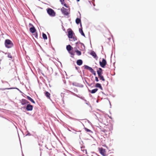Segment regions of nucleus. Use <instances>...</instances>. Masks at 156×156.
Returning <instances> with one entry per match:
<instances>
[{
    "instance_id": "obj_1",
    "label": "nucleus",
    "mask_w": 156,
    "mask_h": 156,
    "mask_svg": "<svg viewBox=\"0 0 156 156\" xmlns=\"http://www.w3.org/2000/svg\"><path fill=\"white\" fill-rule=\"evenodd\" d=\"M5 44L6 48H10L12 47L13 44L12 42L9 39H6L5 41Z\"/></svg>"
},
{
    "instance_id": "obj_2",
    "label": "nucleus",
    "mask_w": 156,
    "mask_h": 156,
    "mask_svg": "<svg viewBox=\"0 0 156 156\" xmlns=\"http://www.w3.org/2000/svg\"><path fill=\"white\" fill-rule=\"evenodd\" d=\"M48 13L51 16H55V13L54 10L50 8H48L47 9Z\"/></svg>"
},
{
    "instance_id": "obj_3",
    "label": "nucleus",
    "mask_w": 156,
    "mask_h": 156,
    "mask_svg": "<svg viewBox=\"0 0 156 156\" xmlns=\"http://www.w3.org/2000/svg\"><path fill=\"white\" fill-rule=\"evenodd\" d=\"M83 67H84V69L89 70L90 72L94 76H95L96 75V72L91 67L86 65H84Z\"/></svg>"
},
{
    "instance_id": "obj_4",
    "label": "nucleus",
    "mask_w": 156,
    "mask_h": 156,
    "mask_svg": "<svg viewBox=\"0 0 156 156\" xmlns=\"http://www.w3.org/2000/svg\"><path fill=\"white\" fill-rule=\"evenodd\" d=\"M33 106L30 104L27 105L26 107H23L21 108L22 109H26L27 111H31L33 110Z\"/></svg>"
},
{
    "instance_id": "obj_5",
    "label": "nucleus",
    "mask_w": 156,
    "mask_h": 156,
    "mask_svg": "<svg viewBox=\"0 0 156 156\" xmlns=\"http://www.w3.org/2000/svg\"><path fill=\"white\" fill-rule=\"evenodd\" d=\"M100 65L101 66L102 68H105V66L107 64V62L106 60L104 58H103L102 59V62H99Z\"/></svg>"
},
{
    "instance_id": "obj_6",
    "label": "nucleus",
    "mask_w": 156,
    "mask_h": 156,
    "mask_svg": "<svg viewBox=\"0 0 156 156\" xmlns=\"http://www.w3.org/2000/svg\"><path fill=\"white\" fill-rule=\"evenodd\" d=\"M68 9L65 8L64 7H62L61 9V11L62 13L65 15H68L69 14V13L67 11Z\"/></svg>"
},
{
    "instance_id": "obj_7",
    "label": "nucleus",
    "mask_w": 156,
    "mask_h": 156,
    "mask_svg": "<svg viewBox=\"0 0 156 156\" xmlns=\"http://www.w3.org/2000/svg\"><path fill=\"white\" fill-rule=\"evenodd\" d=\"M99 152L100 154L103 156H106V155L105 154V149L102 147L99 148Z\"/></svg>"
},
{
    "instance_id": "obj_8",
    "label": "nucleus",
    "mask_w": 156,
    "mask_h": 156,
    "mask_svg": "<svg viewBox=\"0 0 156 156\" xmlns=\"http://www.w3.org/2000/svg\"><path fill=\"white\" fill-rule=\"evenodd\" d=\"M79 13L80 14V18H77L76 20V23L78 24L79 23H80V26L81 27H82V24H81V20L80 19V17H81V14L80 12H79Z\"/></svg>"
},
{
    "instance_id": "obj_9",
    "label": "nucleus",
    "mask_w": 156,
    "mask_h": 156,
    "mask_svg": "<svg viewBox=\"0 0 156 156\" xmlns=\"http://www.w3.org/2000/svg\"><path fill=\"white\" fill-rule=\"evenodd\" d=\"M73 34H74L72 30L70 29V30L68 32V37L69 38H72L73 37Z\"/></svg>"
},
{
    "instance_id": "obj_10",
    "label": "nucleus",
    "mask_w": 156,
    "mask_h": 156,
    "mask_svg": "<svg viewBox=\"0 0 156 156\" xmlns=\"http://www.w3.org/2000/svg\"><path fill=\"white\" fill-rule=\"evenodd\" d=\"M97 74L98 75V77L102 76V74L103 73V70L100 68H99L98 70L97 71Z\"/></svg>"
},
{
    "instance_id": "obj_11",
    "label": "nucleus",
    "mask_w": 156,
    "mask_h": 156,
    "mask_svg": "<svg viewBox=\"0 0 156 156\" xmlns=\"http://www.w3.org/2000/svg\"><path fill=\"white\" fill-rule=\"evenodd\" d=\"M21 104L23 105H25L26 104L30 103L29 101H28L27 100L24 99H23L21 100Z\"/></svg>"
},
{
    "instance_id": "obj_12",
    "label": "nucleus",
    "mask_w": 156,
    "mask_h": 156,
    "mask_svg": "<svg viewBox=\"0 0 156 156\" xmlns=\"http://www.w3.org/2000/svg\"><path fill=\"white\" fill-rule=\"evenodd\" d=\"M66 49L68 52H69L70 51L73 49V48L69 44L66 46Z\"/></svg>"
},
{
    "instance_id": "obj_13",
    "label": "nucleus",
    "mask_w": 156,
    "mask_h": 156,
    "mask_svg": "<svg viewBox=\"0 0 156 156\" xmlns=\"http://www.w3.org/2000/svg\"><path fill=\"white\" fill-rule=\"evenodd\" d=\"M30 31L32 33H34L36 31V29L34 26L30 28Z\"/></svg>"
},
{
    "instance_id": "obj_14",
    "label": "nucleus",
    "mask_w": 156,
    "mask_h": 156,
    "mask_svg": "<svg viewBox=\"0 0 156 156\" xmlns=\"http://www.w3.org/2000/svg\"><path fill=\"white\" fill-rule=\"evenodd\" d=\"M13 89H16L18 90L20 92L22 93V92L18 88H0V90H10Z\"/></svg>"
},
{
    "instance_id": "obj_15",
    "label": "nucleus",
    "mask_w": 156,
    "mask_h": 156,
    "mask_svg": "<svg viewBox=\"0 0 156 156\" xmlns=\"http://www.w3.org/2000/svg\"><path fill=\"white\" fill-rule=\"evenodd\" d=\"M88 90L89 92L92 94H94L98 90V88H95L93 89L92 90H90L89 89H88Z\"/></svg>"
},
{
    "instance_id": "obj_16",
    "label": "nucleus",
    "mask_w": 156,
    "mask_h": 156,
    "mask_svg": "<svg viewBox=\"0 0 156 156\" xmlns=\"http://www.w3.org/2000/svg\"><path fill=\"white\" fill-rule=\"evenodd\" d=\"M90 55L92 56L94 58H98V57L97 56V55L95 53V52L94 51H92L90 53Z\"/></svg>"
},
{
    "instance_id": "obj_17",
    "label": "nucleus",
    "mask_w": 156,
    "mask_h": 156,
    "mask_svg": "<svg viewBox=\"0 0 156 156\" xmlns=\"http://www.w3.org/2000/svg\"><path fill=\"white\" fill-rule=\"evenodd\" d=\"M76 63L78 66H81L83 64V61L81 59L78 60L76 61Z\"/></svg>"
},
{
    "instance_id": "obj_18",
    "label": "nucleus",
    "mask_w": 156,
    "mask_h": 156,
    "mask_svg": "<svg viewBox=\"0 0 156 156\" xmlns=\"http://www.w3.org/2000/svg\"><path fill=\"white\" fill-rule=\"evenodd\" d=\"M79 31L80 33L81 34V35H82L83 36L85 37V34L84 33L83 31V30L82 28V27H81V28H79Z\"/></svg>"
},
{
    "instance_id": "obj_19",
    "label": "nucleus",
    "mask_w": 156,
    "mask_h": 156,
    "mask_svg": "<svg viewBox=\"0 0 156 156\" xmlns=\"http://www.w3.org/2000/svg\"><path fill=\"white\" fill-rule=\"evenodd\" d=\"M27 98L29 100H30V101H31L32 103L35 104V102L29 96H27Z\"/></svg>"
},
{
    "instance_id": "obj_20",
    "label": "nucleus",
    "mask_w": 156,
    "mask_h": 156,
    "mask_svg": "<svg viewBox=\"0 0 156 156\" xmlns=\"http://www.w3.org/2000/svg\"><path fill=\"white\" fill-rule=\"evenodd\" d=\"M45 95L48 98H50V94L48 91H46L45 92Z\"/></svg>"
},
{
    "instance_id": "obj_21",
    "label": "nucleus",
    "mask_w": 156,
    "mask_h": 156,
    "mask_svg": "<svg viewBox=\"0 0 156 156\" xmlns=\"http://www.w3.org/2000/svg\"><path fill=\"white\" fill-rule=\"evenodd\" d=\"M75 52L76 53V54L78 55L79 56L81 55V52L78 50H75Z\"/></svg>"
},
{
    "instance_id": "obj_22",
    "label": "nucleus",
    "mask_w": 156,
    "mask_h": 156,
    "mask_svg": "<svg viewBox=\"0 0 156 156\" xmlns=\"http://www.w3.org/2000/svg\"><path fill=\"white\" fill-rule=\"evenodd\" d=\"M42 37H43V38L44 39H47V36L44 33H43L42 34Z\"/></svg>"
},
{
    "instance_id": "obj_23",
    "label": "nucleus",
    "mask_w": 156,
    "mask_h": 156,
    "mask_svg": "<svg viewBox=\"0 0 156 156\" xmlns=\"http://www.w3.org/2000/svg\"><path fill=\"white\" fill-rule=\"evenodd\" d=\"M84 129L85 130V131L87 132H88L90 133H93L92 131L91 130H90V129H89L86 128H85Z\"/></svg>"
},
{
    "instance_id": "obj_24",
    "label": "nucleus",
    "mask_w": 156,
    "mask_h": 156,
    "mask_svg": "<svg viewBox=\"0 0 156 156\" xmlns=\"http://www.w3.org/2000/svg\"><path fill=\"white\" fill-rule=\"evenodd\" d=\"M68 91L69 92H70V93H71V94H72L77 97H79V96L78 95H77V94H76L72 92H71L69 90H68Z\"/></svg>"
},
{
    "instance_id": "obj_25",
    "label": "nucleus",
    "mask_w": 156,
    "mask_h": 156,
    "mask_svg": "<svg viewBox=\"0 0 156 156\" xmlns=\"http://www.w3.org/2000/svg\"><path fill=\"white\" fill-rule=\"evenodd\" d=\"M99 77L100 78V80H101L102 81H105V80L104 77V76L102 75L100 76Z\"/></svg>"
},
{
    "instance_id": "obj_26",
    "label": "nucleus",
    "mask_w": 156,
    "mask_h": 156,
    "mask_svg": "<svg viewBox=\"0 0 156 156\" xmlns=\"http://www.w3.org/2000/svg\"><path fill=\"white\" fill-rule=\"evenodd\" d=\"M74 62H73V64L74 65V66H75V69L77 71H78L79 69H80V67H77Z\"/></svg>"
},
{
    "instance_id": "obj_27",
    "label": "nucleus",
    "mask_w": 156,
    "mask_h": 156,
    "mask_svg": "<svg viewBox=\"0 0 156 156\" xmlns=\"http://www.w3.org/2000/svg\"><path fill=\"white\" fill-rule=\"evenodd\" d=\"M101 86V84L98 83H97L95 85V87H96L99 88Z\"/></svg>"
},
{
    "instance_id": "obj_28",
    "label": "nucleus",
    "mask_w": 156,
    "mask_h": 156,
    "mask_svg": "<svg viewBox=\"0 0 156 156\" xmlns=\"http://www.w3.org/2000/svg\"><path fill=\"white\" fill-rule=\"evenodd\" d=\"M5 54H8V58H12V57L11 55H10V53H5Z\"/></svg>"
},
{
    "instance_id": "obj_29",
    "label": "nucleus",
    "mask_w": 156,
    "mask_h": 156,
    "mask_svg": "<svg viewBox=\"0 0 156 156\" xmlns=\"http://www.w3.org/2000/svg\"><path fill=\"white\" fill-rule=\"evenodd\" d=\"M80 44L81 45L82 48L83 49H84L85 48V46L83 43L81 42H80Z\"/></svg>"
},
{
    "instance_id": "obj_30",
    "label": "nucleus",
    "mask_w": 156,
    "mask_h": 156,
    "mask_svg": "<svg viewBox=\"0 0 156 156\" xmlns=\"http://www.w3.org/2000/svg\"><path fill=\"white\" fill-rule=\"evenodd\" d=\"M72 55L74 56L75 55L74 52L70 51L69 52Z\"/></svg>"
},
{
    "instance_id": "obj_31",
    "label": "nucleus",
    "mask_w": 156,
    "mask_h": 156,
    "mask_svg": "<svg viewBox=\"0 0 156 156\" xmlns=\"http://www.w3.org/2000/svg\"><path fill=\"white\" fill-rule=\"evenodd\" d=\"M69 119H72V120H78V119H75V118H72V117H70L69 118Z\"/></svg>"
},
{
    "instance_id": "obj_32",
    "label": "nucleus",
    "mask_w": 156,
    "mask_h": 156,
    "mask_svg": "<svg viewBox=\"0 0 156 156\" xmlns=\"http://www.w3.org/2000/svg\"><path fill=\"white\" fill-rule=\"evenodd\" d=\"M27 133L26 134V136H30L31 135V134L28 131H27Z\"/></svg>"
},
{
    "instance_id": "obj_33",
    "label": "nucleus",
    "mask_w": 156,
    "mask_h": 156,
    "mask_svg": "<svg viewBox=\"0 0 156 156\" xmlns=\"http://www.w3.org/2000/svg\"><path fill=\"white\" fill-rule=\"evenodd\" d=\"M72 38L73 39L74 41H75L76 40H77V37L76 36H75V37L73 36V37Z\"/></svg>"
},
{
    "instance_id": "obj_34",
    "label": "nucleus",
    "mask_w": 156,
    "mask_h": 156,
    "mask_svg": "<svg viewBox=\"0 0 156 156\" xmlns=\"http://www.w3.org/2000/svg\"><path fill=\"white\" fill-rule=\"evenodd\" d=\"M62 5H63L64 0H59Z\"/></svg>"
},
{
    "instance_id": "obj_35",
    "label": "nucleus",
    "mask_w": 156,
    "mask_h": 156,
    "mask_svg": "<svg viewBox=\"0 0 156 156\" xmlns=\"http://www.w3.org/2000/svg\"><path fill=\"white\" fill-rule=\"evenodd\" d=\"M91 2L92 3V4H93V5L94 6H95V4L94 3V0H92Z\"/></svg>"
},
{
    "instance_id": "obj_36",
    "label": "nucleus",
    "mask_w": 156,
    "mask_h": 156,
    "mask_svg": "<svg viewBox=\"0 0 156 156\" xmlns=\"http://www.w3.org/2000/svg\"><path fill=\"white\" fill-rule=\"evenodd\" d=\"M64 6H65V7H66V8H68V6L67 5V4L66 3H63V5Z\"/></svg>"
},
{
    "instance_id": "obj_37",
    "label": "nucleus",
    "mask_w": 156,
    "mask_h": 156,
    "mask_svg": "<svg viewBox=\"0 0 156 156\" xmlns=\"http://www.w3.org/2000/svg\"><path fill=\"white\" fill-rule=\"evenodd\" d=\"M95 81L96 82H98L99 81L98 78L97 77H95Z\"/></svg>"
},
{
    "instance_id": "obj_38",
    "label": "nucleus",
    "mask_w": 156,
    "mask_h": 156,
    "mask_svg": "<svg viewBox=\"0 0 156 156\" xmlns=\"http://www.w3.org/2000/svg\"><path fill=\"white\" fill-rule=\"evenodd\" d=\"M78 97L79 98H80V99H82L83 100H84V98L83 97L79 96V97Z\"/></svg>"
},
{
    "instance_id": "obj_39",
    "label": "nucleus",
    "mask_w": 156,
    "mask_h": 156,
    "mask_svg": "<svg viewBox=\"0 0 156 156\" xmlns=\"http://www.w3.org/2000/svg\"><path fill=\"white\" fill-rule=\"evenodd\" d=\"M34 36L35 37L37 38L38 36L37 34V33H36V34H34Z\"/></svg>"
},
{
    "instance_id": "obj_40",
    "label": "nucleus",
    "mask_w": 156,
    "mask_h": 156,
    "mask_svg": "<svg viewBox=\"0 0 156 156\" xmlns=\"http://www.w3.org/2000/svg\"><path fill=\"white\" fill-rule=\"evenodd\" d=\"M85 82H86L88 84V85L89 86H91V85H92V84H90H90H89V83L87 82V81H86V80H85Z\"/></svg>"
},
{
    "instance_id": "obj_41",
    "label": "nucleus",
    "mask_w": 156,
    "mask_h": 156,
    "mask_svg": "<svg viewBox=\"0 0 156 156\" xmlns=\"http://www.w3.org/2000/svg\"><path fill=\"white\" fill-rule=\"evenodd\" d=\"M2 83H8V82H7L6 81H4L3 80H2Z\"/></svg>"
},
{
    "instance_id": "obj_42",
    "label": "nucleus",
    "mask_w": 156,
    "mask_h": 156,
    "mask_svg": "<svg viewBox=\"0 0 156 156\" xmlns=\"http://www.w3.org/2000/svg\"><path fill=\"white\" fill-rule=\"evenodd\" d=\"M29 25L30 26H31L32 27H33V26H34L33 25L32 23H29Z\"/></svg>"
},
{
    "instance_id": "obj_43",
    "label": "nucleus",
    "mask_w": 156,
    "mask_h": 156,
    "mask_svg": "<svg viewBox=\"0 0 156 156\" xmlns=\"http://www.w3.org/2000/svg\"><path fill=\"white\" fill-rule=\"evenodd\" d=\"M85 103L87 105H89V102L88 101L86 102Z\"/></svg>"
},
{
    "instance_id": "obj_44",
    "label": "nucleus",
    "mask_w": 156,
    "mask_h": 156,
    "mask_svg": "<svg viewBox=\"0 0 156 156\" xmlns=\"http://www.w3.org/2000/svg\"><path fill=\"white\" fill-rule=\"evenodd\" d=\"M99 88H100L101 90H103V89L101 86V87H100Z\"/></svg>"
},
{
    "instance_id": "obj_45",
    "label": "nucleus",
    "mask_w": 156,
    "mask_h": 156,
    "mask_svg": "<svg viewBox=\"0 0 156 156\" xmlns=\"http://www.w3.org/2000/svg\"><path fill=\"white\" fill-rule=\"evenodd\" d=\"M62 95H64V94L62 93L61 94V97H62Z\"/></svg>"
},
{
    "instance_id": "obj_46",
    "label": "nucleus",
    "mask_w": 156,
    "mask_h": 156,
    "mask_svg": "<svg viewBox=\"0 0 156 156\" xmlns=\"http://www.w3.org/2000/svg\"><path fill=\"white\" fill-rule=\"evenodd\" d=\"M74 49L76 50H77V48L76 47H75L74 48Z\"/></svg>"
},
{
    "instance_id": "obj_47",
    "label": "nucleus",
    "mask_w": 156,
    "mask_h": 156,
    "mask_svg": "<svg viewBox=\"0 0 156 156\" xmlns=\"http://www.w3.org/2000/svg\"><path fill=\"white\" fill-rule=\"evenodd\" d=\"M83 100L85 102H87V100L85 99H84V100Z\"/></svg>"
},
{
    "instance_id": "obj_48",
    "label": "nucleus",
    "mask_w": 156,
    "mask_h": 156,
    "mask_svg": "<svg viewBox=\"0 0 156 156\" xmlns=\"http://www.w3.org/2000/svg\"><path fill=\"white\" fill-rule=\"evenodd\" d=\"M75 132H73L75 134H76V132H77L76 131V130H75Z\"/></svg>"
},
{
    "instance_id": "obj_49",
    "label": "nucleus",
    "mask_w": 156,
    "mask_h": 156,
    "mask_svg": "<svg viewBox=\"0 0 156 156\" xmlns=\"http://www.w3.org/2000/svg\"><path fill=\"white\" fill-rule=\"evenodd\" d=\"M90 44L91 45V39L90 38Z\"/></svg>"
},
{
    "instance_id": "obj_50",
    "label": "nucleus",
    "mask_w": 156,
    "mask_h": 156,
    "mask_svg": "<svg viewBox=\"0 0 156 156\" xmlns=\"http://www.w3.org/2000/svg\"><path fill=\"white\" fill-rule=\"evenodd\" d=\"M85 153L86 154H87V150H85Z\"/></svg>"
},
{
    "instance_id": "obj_51",
    "label": "nucleus",
    "mask_w": 156,
    "mask_h": 156,
    "mask_svg": "<svg viewBox=\"0 0 156 156\" xmlns=\"http://www.w3.org/2000/svg\"><path fill=\"white\" fill-rule=\"evenodd\" d=\"M78 72L79 73H81V71H79V70L78 71Z\"/></svg>"
},
{
    "instance_id": "obj_52",
    "label": "nucleus",
    "mask_w": 156,
    "mask_h": 156,
    "mask_svg": "<svg viewBox=\"0 0 156 156\" xmlns=\"http://www.w3.org/2000/svg\"><path fill=\"white\" fill-rule=\"evenodd\" d=\"M78 43H79V42H77L76 43V46H77V44Z\"/></svg>"
},
{
    "instance_id": "obj_53",
    "label": "nucleus",
    "mask_w": 156,
    "mask_h": 156,
    "mask_svg": "<svg viewBox=\"0 0 156 156\" xmlns=\"http://www.w3.org/2000/svg\"><path fill=\"white\" fill-rule=\"evenodd\" d=\"M81 133H80V134H79V137L80 138V136L81 135Z\"/></svg>"
},
{
    "instance_id": "obj_54",
    "label": "nucleus",
    "mask_w": 156,
    "mask_h": 156,
    "mask_svg": "<svg viewBox=\"0 0 156 156\" xmlns=\"http://www.w3.org/2000/svg\"><path fill=\"white\" fill-rule=\"evenodd\" d=\"M101 131L104 132H105V130H101Z\"/></svg>"
},
{
    "instance_id": "obj_55",
    "label": "nucleus",
    "mask_w": 156,
    "mask_h": 156,
    "mask_svg": "<svg viewBox=\"0 0 156 156\" xmlns=\"http://www.w3.org/2000/svg\"><path fill=\"white\" fill-rule=\"evenodd\" d=\"M102 93L103 94H105L103 92H102Z\"/></svg>"
},
{
    "instance_id": "obj_56",
    "label": "nucleus",
    "mask_w": 156,
    "mask_h": 156,
    "mask_svg": "<svg viewBox=\"0 0 156 156\" xmlns=\"http://www.w3.org/2000/svg\"><path fill=\"white\" fill-rule=\"evenodd\" d=\"M71 57H72V58H74V56H73V55H72V56H71Z\"/></svg>"
},
{
    "instance_id": "obj_57",
    "label": "nucleus",
    "mask_w": 156,
    "mask_h": 156,
    "mask_svg": "<svg viewBox=\"0 0 156 156\" xmlns=\"http://www.w3.org/2000/svg\"><path fill=\"white\" fill-rule=\"evenodd\" d=\"M57 73H55V75H57Z\"/></svg>"
},
{
    "instance_id": "obj_58",
    "label": "nucleus",
    "mask_w": 156,
    "mask_h": 156,
    "mask_svg": "<svg viewBox=\"0 0 156 156\" xmlns=\"http://www.w3.org/2000/svg\"><path fill=\"white\" fill-rule=\"evenodd\" d=\"M89 106H90V108H91V105H89Z\"/></svg>"
},
{
    "instance_id": "obj_59",
    "label": "nucleus",
    "mask_w": 156,
    "mask_h": 156,
    "mask_svg": "<svg viewBox=\"0 0 156 156\" xmlns=\"http://www.w3.org/2000/svg\"><path fill=\"white\" fill-rule=\"evenodd\" d=\"M77 2H79L80 0H77Z\"/></svg>"
},
{
    "instance_id": "obj_60",
    "label": "nucleus",
    "mask_w": 156,
    "mask_h": 156,
    "mask_svg": "<svg viewBox=\"0 0 156 156\" xmlns=\"http://www.w3.org/2000/svg\"><path fill=\"white\" fill-rule=\"evenodd\" d=\"M78 132H81V131H80H80H78Z\"/></svg>"
},
{
    "instance_id": "obj_61",
    "label": "nucleus",
    "mask_w": 156,
    "mask_h": 156,
    "mask_svg": "<svg viewBox=\"0 0 156 156\" xmlns=\"http://www.w3.org/2000/svg\"><path fill=\"white\" fill-rule=\"evenodd\" d=\"M81 143H83V141H81Z\"/></svg>"
},
{
    "instance_id": "obj_62",
    "label": "nucleus",
    "mask_w": 156,
    "mask_h": 156,
    "mask_svg": "<svg viewBox=\"0 0 156 156\" xmlns=\"http://www.w3.org/2000/svg\"><path fill=\"white\" fill-rule=\"evenodd\" d=\"M110 105H111V103L110 102Z\"/></svg>"
},
{
    "instance_id": "obj_63",
    "label": "nucleus",
    "mask_w": 156,
    "mask_h": 156,
    "mask_svg": "<svg viewBox=\"0 0 156 156\" xmlns=\"http://www.w3.org/2000/svg\"><path fill=\"white\" fill-rule=\"evenodd\" d=\"M65 30V29H64L63 30Z\"/></svg>"
}]
</instances>
